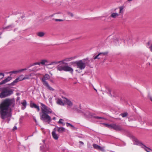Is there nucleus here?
Segmentation results:
<instances>
[{
	"instance_id": "obj_1",
	"label": "nucleus",
	"mask_w": 152,
	"mask_h": 152,
	"mask_svg": "<svg viewBox=\"0 0 152 152\" xmlns=\"http://www.w3.org/2000/svg\"><path fill=\"white\" fill-rule=\"evenodd\" d=\"M15 101L14 98H7L0 104V116L8 123L12 117L11 108L14 107Z\"/></svg>"
},
{
	"instance_id": "obj_2",
	"label": "nucleus",
	"mask_w": 152,
	"mask_h": 152,
	"mask_svg": "<svg viewBox=\"0 0 152 152\" xmlns=\"http://www.w3.org/2000/svg\"><path fill=\"white\" fill-rule=\"evenodd\" d=\"M41 107V113H40V119L49 124L51 121V118L48 114L52 113L51 109L42 103H40Z\"/></svg>"
},
{
	"instance_id": "obj_3",
	"label": "nucleus",
	"mask_w": 152,
	"mask_h": 152,
	"mask_svg": "<svg viewBox=\"0 0 152 152\" xmlns=\"http://www.w3.org/2000/svg\"><path fill=\"white\" fill-rule=\"evenodd\" d=\"M75 58L74 57L66 58L64 59L61 61V62L65 64L64 61H69ZM67 63H66L65 65H59L57 67V69L59 71H64L65 72H69L72 73L73 71V69L71 67L67 65Z\"/></svg>"
},
{
	"instance_id": "obj_4",
	"label": "nucleus",
	"mask_w": 152,
	"mask_h": 152,
	"mask_svg": "<svg viewBox=\"0 0 152 152\" xmlns=\"http://www.w3.org/2000/svg\"><path fill=\"white\" fill-rule=\"evenodd\" d=\"M90 60L88 58L84 59L79 61H76L74 63L76 65L77 67L80 70L84 69L86 67V66L89 65Z\"/></svg>"
},
{
	"instance_id": "obj_5",
	"label": "nucleus",
	"mask_w": 152,
	"mask_h": 152,
	"mask_svg": "<svg viewBox=\"0 0 152 152\" xmlns=\"http://www.w3.org/2000/svg\"><path fill=\"white\" fill-rule=\"evenodd\" d=\"M1 92L0 94V98H4L10 96L13 93L12 90L8 89L7 88H0V91Z\"/></svg>"
},
{
	"instance_id": "obj_6",
	"label": "nucleus",
	"mask_w": 152,
	"mask_h": 152,
	"mask_svg": "<svg viewBox=\"0 0 152 152\" xmlns=\"http://www.w3.org/2000/svg\"><path fill=\"white\" fill-rule=\"evenodd\" d=\"M50 76L48 74H46L42 78L41 80L43 84L50 91H53L54 89L51 87L48 83L46 81L50 79Z\"/></svg>"
},
{
	"instance_id": "obj_7",
	"label": "nucleus",
	"mask_w": 152,
	"mask_h": 152,
	"mask_svg": "<svg viewBox=\"0 0 152 152\" xmlns=\"http://www.w3.org/2000/svg\"><path fill=\"white\" fill-rule=\"evenodd\" d=\"M103 124L109 128L113 129L116 131H121L123 130V128L120 126L117 125L116 124H108L105 123H103Z\"/></svg>"
},
{
	"instance_id": "obj_8",
	"label": "nucleus",
	"mask_w": 152,
	"mask_h": 152,
	"mask_svg": "<svg viewBox=\"0 0 152 152\" xmlns=\"http://www.w3.org/2000/svg\"><path fill=\"white\" fill-rule=\"evenodd\" d=\"M84 115L87 117H89L91 116V118H94L98 119H104V118L102 117L94 116V114H91L88 112H86V113H85Z\"/></svg>"
},
{
	"instance_id": "obj_9",
	"label": "nucleus",
	"mask_w": 152,
	"mask_h": 152,
	"mask_svg": "<svg viewBox=\"0 0 152 152\" xmlns=\"http://www.w3.org/2000/svg\"><path fill=\"white\" fill-rule=\"evenodd\" d=\"M23 75H21L19 77L16 78L10 84L12 85H14L15 83H16L18 82L24 80V77H23Z\"/></svg>"
},
{
	"instance_id": "obj_10",
	"label": "nucleus",
	"mask_w": 152,
	"mask_h": 152,
	"mask_svg": "<svg viewBox=\"0 0 152 152\" xmlns=\"http://www.w3.org/2000/svg\"><path fill=\"white\" fill-rule=\"evenodd\" d=\"M107 54V52L100 53H99L97 55L95 56H93V59H100L103 58L102 56L106 55Z\"/></svg>"
},
{
	"instance_id": "obj_11",
	"label": "nucleus",
	"mask_w": 152,
	"mask_h": 152,
	"mask_svg": "<svg viewBox=\"0 0 152 152\" xmlns=\"http://www.w3.org/2000/svg\"><path fill=\"white\" fill-rule=\"evenodd\" d=\"M93 146L95 149L99 150L102 151H104V148L101 147L96 144H94L93 145Z\"/></svg>"
},
{
	"instance_id": "obj_12",
	"label": "nucleus",
	"mask_w": 152,
	"mask_h": 152,
	"mask_svg": "<svg viewBox=\"0 0 152 152\" xmlns=\"http://www.w3.org/2000/svg\"><path fill=\"white\" fill-rule=\"evenodd\" d=\"M56 103L58 104L63 106L64 105V103L63 102L61 98H56Z\"/></svg>"
},
{
	"instance_id": "obj_13",
	"label": "nucleus",
	"mask_w": 152,
	"mask_h": 152,
	"mask_svg": "<svg viewBox=\"0 0 152 152\" xmlns=\"http://www.w3.org/2000/svg\"><path fill=\"white\" fill-rule=\"evenodd\" d=\"M65 99L64 102L69 107H71L73 105L72 103L69 100L65 98H63Z\"/></svg>"
},
{
	"instance_id": "obj_14",
	"label": "nucleus",
	"mask_w": 152,
	"mask_h": 152,
	"mask_svg": "<svg viewBox=\"0 0 152 152\" xmlns=\"http://www.w3.org/2000/svg\"><path fill=\"white\" fill-rule=\"evenodd\" d=\"M56 128L54 129L53 131L52 132V136L53 138L55 140L58 139L59 136L56 133Z\"/></svg>"
},
{
	"instance_id": "obj_15",
	"label": "nucleus",
	"mask_w": 152,
	"mask_h": 152,
	"mask_svg": "<svg viewBox=\"0 0 152 152\" xmlns=\"http://www.w3.org/2000/svg\"><path fill=\"white\" fill-rule=\"evenodd\" d=\"M30 106L32 108H34L37 109L38 111L40 110V108L39 106L35 104L32 102L30 103Z\"/></svg>"
},
{
	"instance_id": "obj_16",
	"label": "nucleus",
	"mask_w": 152,
	"mask_h": 152,
	"mask_svg": "<svg viewBox=\"0 0 152 152\" xmlns=\"http://www.w3.org/2000/svg\"><path fill=\"white\" fill-rule=\"evenodd\" d=\"M11 79V77H8L6 79L0 82V85L6 83L7 82L10 81Z\"/></svg>"
},
{
	"instance_id": "obj_17",
	"label": "nucleus",
	"mask_w": 152,
	"mask_h": 152,
	"mask_svg": "<svg viewBox=\"0 0 152 152\" xmlns=\"http://www.w3.org/2000/svg\"><path fill=\"white\" fill-rule=\"evenodd\" d=\"M56 128L57 129V131L59 133H62L65 131V129L63 127H57Z\"/></svg>"
},
{
	"instance_id": "obj_18",
	"label": "nucleus",
	"mask_w": 152,
	"mask_h": 152,
	"mask_svg": "<svg viewBox=\"0 0 152 152\" xmlns=\"http://www.w3.org/2000/svg\"><path fill=\"white\" fill-rule=\"evenodd\" d=\"M125 8V6H120L119 7V15L121 14V15H123L124 12V9Z\"/></svg>"
},
{
	"instance_id": "obj_19",
	"label": "nucleus",
	"mask_w": 152,
	"mask_h": 152,
	"mask_svg": "<svg viewBox=\"0 0 152 152\" xmlns=\"http://www.w3.org/2000/svg\"><path fill=\"white\" fill-rule=\"evenodd\" d=\"M49 61L47 60L44 59L41 60V62H40V64L42 65H45L46 66L49 65L48 64H49Z\"/></svg>"
},
{
	"instance_id": "obj_20",
	"label": "nucleus",
	"mask_w": 152,
	"mask_h": 152,
	"mask_svg": "<svg viewBox=\"0 0 152 152\" xmlns=\"http://www.w3.org/2000/svg\"><path fill=\"white\" fill-rule=\"evenodd\" d=\"M134 143L135 145L142 146L143 144L140 142V141L137 139H134Z\"/></svg>"
},
{
	"instance_id": "obj_21",
	"label": "nucleus",
	"mask_w": 152,
	"mask_h": 152,
	"mask_svg": "<svg viewBox=\"0 0 152 152\" xmlns=\"http://www.w3.org/2000/svg\"><path fill=\"white\" fill-rule=\"evenodd\" d=\"M119 14L116 13H113L111 14L110 17L113 18H115L119 15Z\"/></svg>"
},
{
	"instance_id": "obj_22",
	"label": "nucleus",
	"mask_w": 152,
	"mask_h": 152,
	"mask_svg": "<svg viewBox=\"0 0 152 152\" xmlns=\"http://www.w3.org/2000/svg\"><path fill=\"white\" fill-rule=\"evenodd\" d=\"M141 147L142 148H143L147 152L149 151V150H151L150 148L147 147L145 145L143 144Z\"/></svg>"
},
{
	"instance_id": "obj_23",
	"label": "nucleus",
	"mask_w": 152,
	"mask_h": 152,
	"mask_svg": "<svg viewBox=\"0 0 152 152\" xmlns=\"http://www.w3.org/2000/svg\"><path fill=\"white\" fill-rule=\"evenodd\" d=\"M61 62V61H54L53 62H51L50 63L48 64L49 65H55L56 64Z\"/></svg>"
},
{
	"instance_id": "obj_24",
	"label": "nucleus",
	"mask_w": 152,
	"mask_h": 152,
	"mask_svg": "<svg viewBox=\"0 0 152 152\" xmlns=\"http://www.w3.org/2000/svg\"><path fill=\"white\" fill-rule=\"evenodd\" d=\"M45 33L43 32H38L37 33V35L39 37H42L44 36Z\"/></svg>"
},
{
	"instance_id": "obj_25",
	"label": "nucleus",
	"mask_w": 152,
	"mask_h": 152,
	"mask_svg": "<svg viewBox=\"0 0 152 152\" xmlns=\"http://www.w3.org/2000/svg\"><path fill=\"white\" fill-rule=\"evenodd\" d=\"M63 121H64V120L62 119H60L59 121L58 122V124H61L63 126H64L65 125V123H64Z\"/></svg>"
},
{
	"instance_id": "obj_26",
	"label": "nucleus",
	"mask_w": 152,
	"mask_h": 152,
	"mask_svg": "<svg viewBox=\"0 0 152 152\" xmlns=\"http://www.w3.org/2000/svg\"><path fill=\"white\" fill-rule=\"evenodd\" d=\"M31 76V74H30L29 75H26L24 77V80L25 79H29L30 78V77Z\"/></svg>"
},
{
	"instance_id": "obj_27",
	"label": "nucleus",
	"mask_w": 152,
	"mask_h": 152,
	"mask_svg": "<svg viewBox=\"0 0 152 152\" xmlns=\"http://www.w3.org/2000/svg\"><path fill=\"white\" fill-rule=\"evenodd\" d=\"M74 110L76 111L78 113H82V111L77 108H73Z\"/></svg>"
},
{
	"instance_id": "obj_28",
	"label": "nucleus",
	"mask_w": 152,
	"mask_h": 152,
	"mask_svg": "<svg viewBox=\"0 0 152 152\" xmlns=\"http://www.w3.org/2000/svg\"><path fill=\"white\" fill-rule=\"evenodd\" d=\"M128 115V114L126 112L121 113L120 114V115H121L123 117H126V116H127Z\"/></svg>"
},
{
	"instance_id": "obj_29",
	"label": "nucleus",
	"mask_w": 152,
	"mask_h": 152,
	"mask_svg": "<svg viewBox=\"0 0 152 152\" xmlns=\"http://www.w3.org/2000/svg\"><path fill=\"white\" fill-rule=\"evenodd\" d=\"M52 20H55L56 21V22H57V21L61 22V21H63V20H62V19H54V18H53L52 19Z\"/></svg>"
},
{
	"instance_id": "obj_30",
	"label": "nucleus",
	"mask_w": 152,
	"mask_h": 152,
	"mask_svg": "<svg viewBox=\"0 0 152 152\" xmlns=\"http://www.w3.org/2000/svg\"><path fill=\"white\" fill-rule=\"evenodd\" d=\"M19 73V71H18V70L17 71H11L10 72V73L12 74H16L17 73Z\"/></svg>"
},
{
	"instance_id": "obj_31",
	"label": "nucleus",
	"mask_w": 152,
	"mask_h": 152,
	"mask_svg": "<svg viewBox=\"0 0 152 152\" xmlns=\"http://www.w3.org/2000/svg\"><path fill=\"white\" fill-rule=\"evenodd\" d=\"M22 104L23 106L25 107H26V102L25 100H24L23 102L22 103Z\"/></svg>"
},
{
	"instance_id": "obj_32",
	"label": "nucleus",
	"mask_w": 152,
	"mask_h": 152,
	"mask_svg": "<svg viewBox=\"0 0 152 152\" xmlns=\"http://www.w3.org/2000/svg\"><path fill=\"white\" fill-rule=\"evenodd\" d=\"M40 62H35L34 63L33 65H40Z\"/></svg>"
},
{
	"instance_id": "obj_33",
	"label": "nucleus",
	"mask_w": 152,
	"mask_h": 152,
	"mask_svg": "<svg viewBox=\"0 0 152 152\" xmlns=\"http://www.w3.org/2000/svg\"><path fill=\"white\" fill-rule=\"evenodd\" d=\"M13 27H14V26H13V25H10V26H7L5 28L6 29H7L9 27H11V28H12Z\"/></svg>"
},
{
	"instance_id": "obj_34",
	"label": "nucleus",
	"mask_w": 152,
	"mask_h": 152,
	"mask_svg": "<svg viewBox=\"0 0 152 152\" xmlns=\"http://www.w3.org/2000/svg\"><path fill=\"white\" fill-rule=\"evenodd\" d=\"M68 15L71 16V17H73V14H72V13H71V12H69L68 13Z\"/></svg>"
},
{
	"instance_id": "obj_35",
	"label": "nucleus",
	"mask_w": 152,
	"mask_h": 152,
	"mask_svg": "<svg viewBox=\"0 0 152 152\" xmlns=\"http://www.w3.org/2000/svg\"><path fill=\"white\" fill-rule=\"evenodd\" d=\"M71 127L73 129H75V127L73 126L71 124H70V126H69Z\"/></svg>"
},
{
	"instance_id": "obj_36",
	"label": "nucleus",
	"mask_w": 152,
	"mask_h": 152,
	"mask_svg": "<svg viewBox=\"0 0 152 152\" xmlns=\"http://www.w3.org/2000/svg\"><path fill=\"white\" fill-rule=\"evenodd\" d=\"M2 75V78H3L4 76V74L3 73H0V76Z\"/></svg>"
},
{
	"instance_id": "obj_37",
	"label": "nucleus",
	"mask_w": 152,
	"mask_h": 152,
	"mask_svg": "<svg viewBox=\"0 0 152 152\" xmlns=\"http://www.w3.org/2000/svg\"><path fill=\"white\" fill-rule=\"evenodd\" d=\"M24 69H20L19 70H18V71H19V73L20 72H23V71H24Z\"/></svg>"
},
{
	"instance_id": "obj_38",
	"label": "nucleus",
	"mask_w": 152,
	"mask_h": 152,
	"mask_svg": "<svg viewBox=\"0 0 152 152\" xmlns=\"http://www.w3.org/2000/svg\"><path fill=\"white\" fill-rule=\"evenodd\" d=\"M70 124H71L69 123H66V126H70Z\"/></svg>"
},
{
	"instance_id": "obj_39",
	"label": "nucleus",
	"mask_w": 152,
	"mask_h": 152,
	"mask_svg": "<svg viewBox=\"0 0 152 152\" xmlns=\"http://www.w3.org/2000/svg\"><path fill=\"white\" fill-rule=\"evenodd\" d=\"M17 128L16 126H15L13 128V130H15L16 129H17Z\"/></svg>"
},
{
	"instance_id": "obj_40",
	"label": "nucleus",
	"mask_w": 152,
	"mask_h": 152,
	"mask_svg": "<svg viewBox=\"0 0 152 152\" xmlns=\"http://www.w3.org/2000/svg\"><path fill=\"white\" fill-rule=\"evenodd\" d=\"M150 50L152 52V44L151 45V46L150 47Z\"/></svg>"
},
{
	"instance_id": "obj_41",
	"label": "nucleus",
	"mask_w": 152,
	"mask_h": 152,
	"mask_svg": "<svg viewBox=\"0 0 152 152\" xmlns=\"http://www.w3.org/2000/svg\"><path fill=\"white\" fill-rule=\"evenodd\" d=\"M89 60H90V62H89V63H90V61L91 62H92L94 60H93V59H91L90 60H89Z\"/></svg>"
},
{
	"instance_id": "obj_42",
	"label": "nucleus",
	"mask_w": 152,
	"mask_h": 152,
	"mask_svg": "<svg viewBox=\"0 0 152 152\" xmlns=\"http://www.w3.org/2000/svg\"><path fill=\"white\" fill-rule=\"evenodd\" d=\"M79 143L81 144H83V145L84 144L83 142L82 141H80Z\"/></svg>"
},
{
	"instance_id": "obj_43",
	"label": "nucleus",
	"mask_w": 152,
	"mask_h": 152,
	"mask_svg": "<svg viewBox=\"0 0 152 152\" xmlns=\"http://www.w3.org/2000/svg\"><path fill=\"white\" fill-rule=\"evenodd\" d=\"M20 99V98L19 97H18L17 98V100L18 101V100H19Z\"/></svg>"
},
{
	"instance_id": "obj_44",
	"label": "nucleus",
	"mask_w": 152,
	"mask_h": 152,
	"mask_svg": "<svg viewBox=\"0 0 152 152\" xmlns=\"http://www.w3.org/2000/svg\"><path fill=\"white\" fill-rule=\"evenodd\" d=\"M56 118L55 117H54L53 118V120H56Z\"/></svg>"
},
{
	"instance_id": "obj_45",
	"label": "nucleus",
	"mask_w": 152,
	"mask_h": 152,
	"mask_svg": "<svg viewBox=\"0 0 152 152\" xmlns=\"http://www.w3.org/2000/svg\"><path fill=\"white\" fill-rule=\"evenodd\" d=\"M150 99L151 102H152V97H151L150 98Z\"/></svg>"
},
{
	"instance_id": "obj_46",
	"label": "nucleus",
	"mask_w": 152,
	"mask_h": 152,
	"mask_svg": "<svg viewBox=\"0 0 152 152\" xmlns=\"http://www.w3.org/2000/svg\"><path fill=\"white\" fill-rule=\"evenodd\" d=\"M23 69H24V71L26 70H27V69L26 68Z\"/></svg>"
},
{
	"instance_id": "obj_47",
	"label": "nucleus",
	"mask_w": 152,
	"mask_h": 152,
	"mask_svg": "<svg viewBox=\"0 0 152 152\" xmlns=\"http://www.w3.org/2000/svg\"><path fill=\"white\" fill-rule=\"evenodd\" d=\"M94 90H95L96 91H97V90H96V89H95V88H94Z\"/></svg>"
},
{
	"instance_id": "obj_48",
	"label": "nucleus",
	"mask_w": 152,
	"mask_h": 152,
	"mask_svg": "<svg viewBox=\"0 0 152 152\" xmlns=\"http://www.w3.org/2000/svg\"><path fill=\"white\" fill-rule=\"evenodd\" d=\"M34 120H35V122H37V120L36 119H34Z\"/></svg>"
},
{
	"instance_id": "obj_49",
	"label": "nucleus",
	"mask_w": 152,
	"mask_h": 152,
	"mask_svg": "<svg viewBox=\"0 0 152 152\" xmlns=\"http://www.w3.org/2000/svg\"><path fill=\"white\" fill-rule=\"evenodd\" d=\"M42 140V141H43V143H44L45 140Z\"/></svg>"
},
{
	"instance_id": "obj_50",
	"label": "nucleus",
	"mask_w": 152,
	"mask_h": 152,
	"mask_svg": "<svg viewBox=\"0 0 152 152\" xmlns=\"http://www.w3.org/2000/svg\"><path fill=\"white\" fill-rule=\"evenodd\" d=\"M53 15H51L50 16L51 17H53Z\"/></svg>"
},
{
	"instance_id": "obj_51",
	"label": "nucleus",
	"mask_w": 152,
	"mask_h": 152,
	"mask_svg": "<svg viewBox=\"0 0 152 152\" xmlns=\"http://www.w3.org/2000/svg\"><path fill=\"white\" fill-rule=\"evenodd\" d=\"M50 81H51V82H53V80H50Z\"/></svg>"
},
{
	"instance_id": "obj_52",
	"label": "nucleus",
	"mask_w": 152,
	"mask_h": 152,
	"mask_svg": "<svg viewBox=\"0 0 152 152\" xmlns=\"http://www.w3.org/2000/svg\"><path fill=\"white\" fill-rule=\"evenodd\" d=\"M151 125L152 126V123L151 124Z\"/></svg>"
},
{
	"instance_id": "obj_53",
	"label": "nucleus",
	"mask_w": 152,
	"mask_h": 152,
	"mask_svg": "<svg viewBox=\"0 0 152 152\" xmlns=\"http://www.w3.org/2000/svg\"><path fill=\"white\" fill-rule=\"evenodd\" d=\"M41 148H42V147H40V148H41Z\"/></svg>"
},
{
	"instance_id": "obj_54",
	"label": "nucleus",
	"mask_w": 152,
	"mask_h": 152,
	"mask_svg": "<svg viewBox=\"0 0 152 152\" xmlns=\"http://www.w3.org/2000/svg\"><path fill=\"white\" fill-rule=\"evenodd\" d=\"M148 152H149V151H148Z\"/></svg>"
}]
</instances>
